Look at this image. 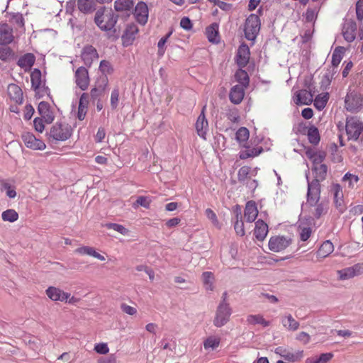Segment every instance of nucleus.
Wrapping results in <instances>:
<instances>
[{"instance_id":"14","label":"nucleus","mask_w":363,"mask_h":363,"mask_svg":"<svg viewBox=\"0 0 363 363\" xmlns=\"http://www.w3.org/2000/svg\"><path fill=\"white\" fill-rule=\"evenodd\" d=\"M138 33V28L135 24H128L126 26L125 30L121 36L123 46L127 47L130 45H132L135 38V35Z\"/></svg>"},{"instance_id":"21","label":"nucleus","mask_w":363,"mask_h":363,"mask_svg":"<svg viewBox=\"0 0 363 363\" xmlns=\"http://www.w3.org/2000/svg\"><path fill=\"white\" fill-rule=\"evenodd\" d=\"M258 215L257 204L254 201L247 202L244 211V216L247 222L252 223Z\"/></svg>"},{"instance_id":"13","label":"nucleus","mask_w":363,"mask_h":363,"mask_svg":"<svg viewBox=\"0 0 363 363\" xmlns=\"http://www.w3.org/2000/svg\"><path fill=\"white\" fill-rule=\"evenodd\" d=\"M134 16L136 21L141 25H145L148 19V8L143 1L137 4L135 8Z\"/></svg>"},{"instance_id":"38","label":"nucleus","mask_w":363,"mask_h":363,"mask_svg":"<svg viewBox=\"0 0 363 363\" xmlns=\"http://www.w3.org/2000/svg\"><path fill=\"white\" fill-rule=\"evenodd\" d=\"M235 77L242 86L247 87L249 85L250 78L248 74L242 68H240L236 71Z\"/></svg>"},{"instance_id":"22","label":"nucleus","mask_w":363,"mask_h":363,"mask_svg":"<svg viewBox=\"0 0 363 363\" xmlns=\"http://www.w3.org/2000/svg\"><path fill=\"white\" fill-rule=\"evenodd\" d=\"M313 94L314 92L313 93V91H309L306 89H301L296 93V99L295 103L297 105H308L311 104L313 100Z\"/></svg>"},{"instance_id":"11","label":"nucleus","mask_w":363,"mask_h":363,"mask_svg":"<svg viewBox=\"0 0 363 363\" xmlns=\"http://www.w3.org/2000/svg\"><path fill=\"white\" fill-rule=\"evenodd\" d=\"M206 108V106L202 108L195 125L197 134L203 139H206V135L208 130V123L205 116Z\"/></svg>"},{"instance_id":"17","label":"nucleus","mask_w":363,"mask_h":363,"mask_svg":"<svg viewBox=\"0 0 363 363\" xmlns=\"http://www.w3.org/2000/svg\"><path fill=\"white\" fill-rule=\"evenodd\" d=\"M38 111L46 123L50 124L54 121V114L50 110V104L48 102H40L38 106Z\"/></svg>"},{"instance_id":"9","label":"nucleus","mask_w":363,"mask_h":363,"mask_svg":"<svg viewBox=\"0 0 363 363\" xmlns=\"http://www.w3.org/2000/svg\"><path fill=\"white\" fill-rule=\"evenodd\" d=\"M21 138L25 145L33 150H43L46 145L43 141L35 138V136L29 132L22 133Z\"/></svg>"},{"instance_id":"20","label":"nucleus","mask_w":363,"mask_h":363,"mask_svg":"<svg viewBox=\"0 0 363 363\" xmlns=\"http://www.w3.org/2000/svg\"><path fill=\"white\" fill-rule=\"evenodd\" d=\"M13 40L12 28L7 23H0V45H8Z\"/></svg>"},{"instance_id":"62","label":"nucleus","mask_w":363,"mask_h":363,"mask_svg":"<svg viewBox=\"0 0 363 363\" xmlns=\"http://www.w3.org/2000/svg\"><path fill=\"white\" fill-rule=\"evenodd\" d=\"M43 120L42 118H35L33 121L35 130L39 133H42L45 129Z\"/></svg>"},{"instance_id":"59","label":"nucleus","mask_w":363,"mask_h":363,"mask_svg":"<svg viewBox=\"0 0 363 363\" xmlns=\"http://www.w3.org/2000/svg\"><path fill=\"white\" fill-rule=\"evenodd\" d=\"M94 248L89 246H84L79 247L75 250V252L82 254V255H88L90 256H93L94 253Z\"/></svg>"},{"instance_id":"57","label":"nucleus","mask_w":363,"mask_h":363,"mask_svg":"<svg viewBox=\"0 0 363 363\" xmlns=\"http://www.w3.org/2000/svg\"><path fill=\"white\" fill-rule=\"evenodd\" d=\"M150 199H149L147 196H140L137 198L135 204L138 206H141L147 209L150 208Z\"/></svg>"},{"instance_id":"43","label":"nucleus","mask_w":363,"mask_h":363,"mask_svg":"<svg viewBox=\"0 0 363 363\" xmlns=\"http://www.w3.org/2000/svg\"><path fill=\"white\" fill-rule=\"evenodd\" d=\"M337 72V70H335V69H328V72L324 74L320 82V86L322 89H326L330 86L332 79L334 77V75Z\"/></svg>"},{"instance_id":"7","label":"nucleus","mask_w":363,"mask_h":363,"mask_svg":"<svg viewBox=\"0 0 363 363\" xmlns=\"http://www.w3.org/2000/svg\"><path fill=\"white\" fill-rule=\"evenodd\" d=\"M345 130L349 139L357 140L363 130V124L354 118L347 119Z\"/></svg>"},{"instance_id":"12","label":"nucleus","mask_w":363,"mask_h":363,"mask_svg":"<svg viewBox=\"0 0 363 363\" xmlns=\"http://www.w3.org/2000/svg\"><path fill=\"white\" fill-rule=\"evenodd\" d=\"M76 84L82 89L86 90L89 83L88 70L84 67H79L75 72Z\"/></svg>"},{"instance_id":"32","label":"nucleus","mask_w":363,"mask_h":363,"mask_svg":"<svg viewBox=\"0 0 363 363\" xmlns=\"http://www.w3.org/2000/svg\"><path fill=\"white\" fill-rule=\"evenodd\" d=\"M334 250V246L330 240L324 241L317 251V256L325 258L329 256Z\"/></svg>"},{"instance_id":"45","label":"nucleus","mask_w":363,"mask_h":363,"mask_svg":"<svg viewBox=\"0 0 363 363\" xmlns=\"http://www.w3.org/2000/svg\"><path fill=\"white\" fill-rule=\"evenodd\" d=\"M328 99H329L328 93H325L323 96L319 94L315 97V99L314 100V106H315V108L317 109H318L319 111H321L325 107Z\"/></svg>"},{"instance_id":"63","label":"nucleus","mask_w":363,"mask_h":363,"mask_svg":"<svg viewBox=\"0 0 363 363\" xmlns=\"http://www.w3.org/2000/svg\"><path fill=\"white\" fill-rule=\"evenodd\" d=\"M333 357V354L332 352L323 353L318 357H317V362L328 363Z\"/></svg>"},{"instance_id":"49","label":"nucleus","mask_w":363,"mask_h":363,"mask_svg":"<svg viewBox=\"0 0 363 363\" xmlns=\"http://www.w3.org/2000/svg\"><path fill=\"white\" fill-rule=\"evenodd\" d=\"M2 220L4 221L15 222L18 218V213L13 209L4 211L1 214Z\"/></svg>"},{"instance_id":"5","label":"nucleus","mask_w":363,"mask_h":363,"mask_svg":"<svg viewBox=\"0 0 363 363\" xmlns=\"http://www.w3.org/2000/svg\"><path fill=\"white\" fill-rule=\"evenodd\" d=\"M232 312L230 304H218L213 319V325L217 328L225 325L230 320Z\"/></svg>"},{"instance_id":"61","label":"nucleus","mask_w":363,"mask_h":363,"mask_svg":"<svg viewBox=\"0 0 363 363\" xmlns=\"http://www.w3.org/2000/svg\"><path fill=\"white\" fill-rule=\"evenodd\" d=\"M94 350L99 354H106L108 352L109 349L107 344L99 343L95 345Z\"/></svg>"},{"instance_id":"6","label":"nucleus","mask_w":363,"mask_h":363,"mask_svg":"<svg viewBox=\"0 0 363 363\" xmlns=\"http://www.w3.org/2000/svg\"><path fill=\"white\" fill-rule=\"evenodd\" d=\"M319 179L308 180L307 201L311 206H314L320 200V182Z\"/></svg>"},{"instance_id":"25","label":"nucleus","mask_w":363,"mask_h":363,"mask_svg":"<svg viewBox=\"0 0 363 363\" xmlns=\"http://www.w3.org/2000/svg\"><path fill=\"white\" fill-rule=\"evenodd\" d=\"M8 94L10 99L18 104L23 101V91L21 87L15 84H10L8 86Z\"/></svg>"},{"instance_id":"8","label":"nucleus","mask_w":363,"mask_h":363,"mask_svg":"<svg viewBox=\"0 0 363 363\" xmlns=\"http://www.w3.org/2000/svg\"><path fill=\"white\" fill-rule=\"evenodd\" d=\"M291 243V240L284 236L272 237L268 243L269 249L273 252H281L289 247Z\"/></svg>"},{"instance_id":"30","label":"nucleus","mask_w":363,"mask_h":363,"mask_svg":"<svg viewBox=\"0 0 363 363\" xmlns=\"http://www.w3.org/2000/svg\"><path fill=\"white\" fill-rule=\"evenodd\" d=\"M89 96L87 93H83L80 96L77 112V118L80 121L84 120L85 118L89 104Z\"/></svg>"},{"instance_id":"47","label":"nucleus","mask_w":363,"mask_h":363,"mask_svg":"<svg viewBox=\"0 0 363 363\" xmlns=\"http://www.w3.org/2000/svg\"><path fill=\"white\" fill-rule=\"evenodd\" d=\"M250 172V167L248 166H243L240 167L238 172V180L243 185L246 183L250 178L249 174Z\"/></svg>"},{"instance_id":"41","label":"nucleus","mask_w":363,"mask_h":363,"mask_svg":"<svg viewBox=\"0 0 363 363\" xmlns=\"http://www.w3.org/2000/svg\"><path fill=\"white\" fill-rule=\"evenodd\" d=\"M312 170L314 171L315 174V179H319V181H323L325 179L328 172V167L326 164L313 167Z\"/></svg>"},{"instance_id":"48","label":"nucleus","mask_w":363,"mask_h":363,"mask_svg":"<svg viewBox=\"0 0 363 363\" xmlns=\"http://www.w3.org/2000/svg\"><path fill=\"white\" fill-rule=\"evenodd\" d=\"M108 77L104 75H101L98 77L95 82L94 88L97 89L98 90L102 91L104 94L105 93V91L108 86Z\"/></svg>"},{"instance_id":"31","label":"nucleus","mask_w":363,"mask_h":363,"mask_svg":"<svg viewBox=\"0 0 363 363\" xmlns=\"http://www.w3.org/2000/svg\"><path fill=\"white\" fill-rule=\"evenodd\" d=\"M250 132L249 130L245 127L240 128L235 133V139L239 143L240 145L248 148L247 142L249 139Z\"/></svg>"},{"instance_id":"3","label":"nucleus","mask_w":363,"mask_h":363,"mask_svg":"<svg viewBox=\"0 0 363 363\" xmlns=\"http://www.w3.org/2000/svg\"><path fill=\"white\" fill-rule=\"evenodd\" d=\"M345 108L351 113H357L363 107V96L357 89L349 88L345 99Z\"/></svg>"},{"instance_id":"16","label":"nucleus","mask_w":363,"mask_h":363,"mask_svg":"<svg viewBox=\"0 0 363 363\" xmlns=\"http://www.w3.org/2000/svg\"><path fill=\"white\" fill-rule=\"evenodd\" d=\"M47 296L54 301H67V299L70 297V294L65 292L61 289L55 286H50L46 289Z\"/></svg>"},{"instance_id":"42","label":"nucleus","mask_w":363,"mask_h":363,"mask_svg":"<svg viewBox=\"0 0 363 363\" xmlns=\"http://www.w3.org/2000/svg\"><path fill=\"white\" fill-rule=\"evenodd\" d=\"M262 151H263V148L262 147H253L250 150L241 151L240 152V158L241 160H245L249 157H254L258 156Z\"/></svg>"},{"instance_id":"58","label":"nucleus","mask_w":363,"mask_h":363,"mask_svg":"<svg viewBox=\"0 0 363 363\" xmlns=\"http://www.w3.org/2000/svg\"><path fill=\"white\" fill-rule=\"evenodd\" d=\"M1 190H6V195L10 199H13L16 196V192L15 189H11V184L7 182H3L1 186Z\"/></svg>"},{"instance_id":"26","label":"nucleus","mask_w":363,"mask_h":363,"mask_svg":"<svg viewBox=\"0 0 363 363\" xmlns=\"http://www.w3.org/2000/svg\"><path fill=\"white\" fill-rule=\"evenodd\" d=\"M268 233V225L267 224L262 220L259 219L255 223V228L254 230V235L255 238L259 240L262 241L266 238Z\"/></svg>"},{"instance_id":"27","label":"nucleus","mask_w":363,"mask_h":363,"mask_svg":"<svg viewBox=\"0 0 363 363\" xmlns=\"http://www.w3.org/2000/svg\"><path fill=\"white\" fill-rule=\"evenodd\" d=\"M360 268L359 264H354L337 271L340 279L346 280L354 277L359 273Z\"/></svg>"},{"instance_id":"4","label":"nucleus","mask_w":363,"mask_h":363,"mask_svg":"<svg viewBox=\"0 0 363 363\" xmlns=\"http://www.w3.org/2000/svg\"><path fill=\"white\" fill-rule=\"evenodd\" d=\"M261 28V21L257 14L252 13L245 20L244 34L247 40L255 41Z\"/></svg>"},{"instance_id":"55","label":"nucleus","mask_w":363,"mask_h":363,"mask_svg":"<svg viewBox=\"0 0 363 363\" xmlns=\"http://www.w3.org/2000/svg\"><path fill=\"white\" fill-rule=\"evenodd\" d=\"M219 344V339L215 338L213 337H209L204 341L203 347L206 350L208 348L215 349L218 347Z\"/></svg>"},{"instance_id":"35","label":"nucleus","mask_w":363,"mask_h":363,"mask_svg":"<svg viewBox=\"0 0 363 363\" xmlns=\"http://www.w3.org/2000/svg\"><path fill=\"white\" fill-rule=\"evenodd\" d=\"M307 136L310 143L316 145L319 143L320 137L318 128L313 125H309L307 130Z\"/></svg>"},{"instance_id":"51","label":"nucleus","mask_w":363,"mask_h":363,"mask_svg":"<svg viewBox=\"0 0 363 363\" xmlns=\"http://www.w3.org/2000/svg\"><path fill=\"white\" fill-rule=\"evenodd\" d=\"M325 158V154L324 152H313V155L310 156V160H311L313 162V167L323 164L322 162Z\"/></svg>"},{"instance_id":"64","label":"nucleus","mask_w":363,"mask_h":363,"mask_svg":"<svg viewBox=\"0 0 363 363\" xmlns=\"http://www.w3.org/2000/svg\"><path fill=\"white\" fill-rule=\"evenodd\" d=\"M98 363H116V359L114 354H110L106 357H101L98 359Z\"/></svg>"},{"instance_id":"53","label":"nucleus","mask_w":363,"mask_h":363,"mask_svg":"<svg viewBox=\"0 0 363 363\" xmlns=\"http://www.w3.org/2000/svg\"><path fill=\"white\" fill-rule=\"evenodd\" d=\"M232 222L234 223V229L236 232V234L240 236H244L245 231L242 220H232Z\"/></svg>"},{"instance_id":"39","label":"nucleus","mask_w":363,"mask_h":363,"mask_svg":"<svg viewBox=\"0 0 363 363\" xmlns=\"http://www.w3.org/2000/svg\"><path fill=\"white\" fill-rule=\"evenodd\" d=\"M132 0H116L114 3V8L117 11H129L133 6Z\"/></svg>"},{"instance_id":"33","label":"nucleus","mask_w":363,"mask_h":363,"mask_svg":"<svg viewBox=\"0 0 363 363\" xmlns=\"http://www.w3.org/2000/svg\"><path fill=\"white\" fill-rule=\"evenodd\" d=\"M345 48L341 46L337 47L334 50L332 55V67L330 68V69H335V70H337L339 64L342 60Z\"/></svg>"},{"instance_id":"24","label":"nucleus","mask_w":363,"mask_h":363,"mask_svg":"<svg viewBox=\"0 0 363 363\" xmlns=\"http://www.w3.org/2000/svg\"><path fill=\"white\" fill-rule=\"evenodd\" d=\"M245 95L244 89L241 85L233 86L229 93L230 101L234 104L242 102Z\"/></svg>"},{"instance_id":"56","label":"nucleus","mask_w":363,"mask_h":363,"mask_svg":"<svg viewBox=\"0 0 363 363\" xmlns=\"http://www.w3.org/2000/svg\"><path fill=\"white\" fill-rule=\"evenodd\" d=\"M119 101V89L115 88L111 94V106L112 109H116L118 107Z\"/></svg>"},{"instance_id":"52","label":"nucleus","mask_w":363,"mask_h":363,"mask_svg":"<svg viewBox=\"0 0 363 363\" xmlns=\"http://www.w3.org/2000/svg\"><path fill=\"white\" fill-rule=\"evenodd\" d=\"M11 22L18 28H23L25 25L24 18L20 13H14L11 16Z\"/></svg>"},{"instance_id":"2","label":"nucleus","mask_w":363,"mask_h":363,"mask_svg":"<svg viewBox=\"0 0 363 363\" xmlns=\"http://www.w3.org/2000/svg\"><path fill=\"white\" fill-rule=\"evenodd\" d=\"M72 134L71 126L66 123H56L47 133L49 142L57 143L68 140Z\"/></svg>"},{"instance_id":"50","label":"nucleus","mask_w":363,"mask_h":363,"mask_svg":"<svg viewBox=\"0 0 363 363\" xmlns=\"http://www.w3.org/2000/svg\"><path fill=\"white\" fill-rule=\"evenodd\" d=\"M103 226L108 229H112L123 235H126L128 232L127 228H125L123 225L118 223H107L104 224Z\"/></svg>"},{"instance_id":"37","label":"nucleus","mask_w":363,"mask_h":363,"mask_svg":"<svg viewBox=\"0 0 363 363\" xmlns=\"http://www.w3.org/2000/svg\"><path fill=\"white\" fill-rule=\"evenodd\" d=\"M41 71L35 68L34 69L30 74V81H31V86L33 90L37 91L41 84Z\"/></svg>"},{"instance_id":"44","label":"nucleus","mask_w":363,"mask_h":363,"mask_svg":"<svg viewBox=\"0 0 363 363\" xmlns=\"http://www.w3.org/2000/svg\"><path fill=\"white\" fill-rule=\"evenodd\" d=\"M214 279L213 274L211 272H204L202 274V279L204 287L208 291H213V280Z\"/></svg>"},{"instance_id":"18","label":"nucleus","mask_w":363,"mask_h":363,"mask_svg":"<svg viewBox=\"0 0 363 363\" xmlns=\"http://www.w3.org/2000/svg\"><path fill=\"white\" fill-rule=\"evenodd\" d=\"M274 352L276 354L284 358V359L292 362L298 361L303 357V351H298L294 353L288 351L283 347H277Z\"/></svg>"},{"instance_id":"36","label":"nucleus","mask_w":363,"mask_h":363,"mask_svg":"<svg viewBox=\"0 0 363 363\" xmlns=\"http://www.w3.org/2000/svg\"><path fill=\"white\" fill-rule=\"evenodd\" d=\"M332 191L334 194L335 205L336 208L341 209L343 203V194L341 186L338 184H334L332 187Z\"/></svg>"},{"instance_id":"15","label":"nucleus","mask_w":363,"mask_h":363,"mask_svg":"<svg viewBox=\"0 0 363 363\" xmlns=\"http://www.w3.org/2000/svg\"><path fill=\"white\" fill-rule=\"evenodd\" d=\"M81 57L86 66L91 67L93 60L99 58V55L94 47L86 45L82 51Z\"/></svg>"},{"instance_id":"40","label":"nucleus","mask_w":363,"mask_h":363,"mask_svg":"<svg viewBox=\"0 0 363 363\" xmlns=\"http://www.w3.org/2000/svg\"><path fill=\"white\" fill-rule=\"evenodd\" d=\"M247 322L252 325L260 324L264 327H267L270 324L269 321L266 320L261 315H249L247 317Z\"/></svg>"},{"instance_id":"29","label":"nucleus","mask_w":363,"mask_h":363,"mask_svg":"<svg viewBox=\"0 0 363 363\" xmlns=\"http://www.w3.org/2000/svg\"><path fill=\"white\" fill-rule=\"evenodd\" d=\"M35 57L33 53H26L19 57L17 65L24 69L25 71L30 69L34 65Z\"/></svg>"},{"instance_id":"54","label":"nucleus","mask_w":363,"mask_h":363,"mask_svg":"<svg viewBox=\"0 0 363 363\" xmlns=\"http://www.w3.org/2000/svg\"><path fill=\"white\" fill-rule=\"evenodd\" d=\"M99 70L102 73L101 75L111 74L113 72V67L111 63L106 60H101L99 65Z\"/></svg>"},{"instance_id":"19","label":"nucleus","mask_w":363,"mask_h":363,"mask_svg":"<svg viewBox=\"0 0 363 363\" xmlns=\"http://www.w3.org/2000/svg\"><path fill=\"white\" fill-rule=\"evenodd\" d=\"M96 1L95 0H77V9L84 15H89L96 10Z\"/></svg>"},{"instance_id":"34","label":"nucleus","mask_w":363,"mask_h":363,"mask_svg":"<svg viewBox=\"0 0 363 363\" xmlns=\"http://www.w3.org/2000/svg\"><path fill=\"white\" fill-rule=\"evenodd\" d=\"M281 323L289 330L295 331L299 327V323L296 321L291 314L281 317Z\"/></svg>"},{"instance_id":"46","label":"nucleus","mask_w":363,"mask_h":363,"mask_svg":"<svg viewBox=\"0 0 363 363\" xmlns=\"http://www.w3.org/2000/svg\"><path fill=\"white\" fill-rule=\"evenodd\" d=\"M314 206H315V208L313 215L315 218L318 219L321 216L327 213L328 210V202L322 201L319 203H317Z\"/></svg>"},{"instance_id":"23","label":"nucleus","mask_w":363,"mask_h":363,"mask_svg":"<svg viewBox=\"0 0 363 363\" xmlns=\"http://www.w3.org/2000/svg\"><path fill=\"white\" fill-rule=\"evenodd\" d=\"M357 24L354 21L346 23L342 28V35L346 41L352 42L356 37Z\"/></svg>"},{"instance_id":"28","label":"nucleus","mask_w":363,"mask_h":363,"mask_svg":"<svg viewBox=\"0 0 363 363\" xmlns=\"http://www.w3.org/2000/svg\"><path fill=\"white\" fill-rule=\"evenodd\" d=\"M218 24L213 23L206 28V35L209 42L218 43L220 41Z\"/></svg>"},{"instance_id":"1","label":"nucleus","mask_w":363,"mask_h":363,"mask_svg":"<svg viewBox=\"0 0 363 363\" xmlns=\"http://www.w3.org/2000/svg\"><path fill=\"white\" fill-rule=\"evenodd\" d=\"M118 19V15L112 9L101 7L96 11L94 23L101 30L108 32V38L116 40L120 36L119 30L115 27Z\"/></svg>"},{"instance_id":"60","label":"nucleus","mask_w":363,"mask_h":363,"mask_svg":"<svg viewBox=\"0 0 363 363\" xmlns=\"http://www.w3.org/2000/svg\"><path fill=\"white\" fill-rule=\"evenodd\" d=\"M356 15L358 21L363 20V0H358L356 4Z\"/></svg>"},{"instance_id":"10","label":"nucleus","mask_w":363,"mask_h":363,"mask_svg":"<svg viewBox=\"0 0 363 363\" xmlns=\"http://www.w3.org/2000/svg\"><path fill=\"white\" fill-rule=\"evenodd\" d=\"M250 48L245 44H241L235 55V62L240 68H244L247 66L250 60Z\"/></svg>"}]
</instances>
